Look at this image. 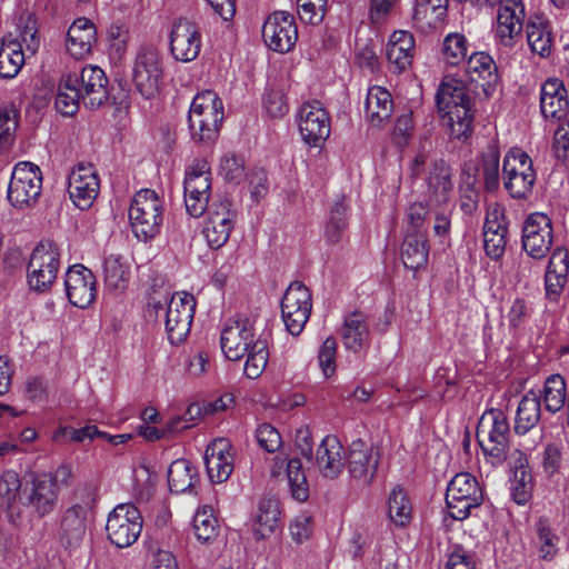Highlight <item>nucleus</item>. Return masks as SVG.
I'll list each match as a JSON object with an SVG mask.
<instances>
[{
  "mask_svg": "<svg viewBox=\"0 0 569 569\" xmlns=\"http://www.w3.org/2000/svg\"><path fill=\"white\" fill-rule=\"evenodd\" d=\"M527 40L532 52L548 57L553 44L551 26L542 16H536L527 22Z\"/></svg>",
  "mask_w": 569,
  "mask_h": 569,
  "instance_id": "c9c22d12",
  "label": "nucleus"
},
{
  "mask_svg": "<svg viewBox=\"0 0 569 569\" xmlns=\"http://www.w3.org/2000/svg\"><path fill=\"white\" fill-rule=\"evenodd\" d=\"M209 199L210 194L200 196L184 192V204L187 212L193 218L201 217L206 211L209 212Z\"/></svg>",
  "mask_w": 569,
  "mask_h": 569,
  "instance_id": "338daca9",
  "label": "nucleus"
},
{
  "mask_svg": "<svg viewBox=\"0 0 569 569\" xmlns=\"http://www.w3.org/2000/svg\"><path fill=\"white\" fill-rule=\"evenodd\" d=\"M249 188L251 197L256 201H259L268 193V179L264 170H253L249 174Z\"/></svg>",
  "mask_w": 569,
  "mask_h": 569,
  "instance_id": "774afa93",
  "label": "nucleus"
},
{
  "mask_svg": "<svg viewBox=\"0 0 569 569\" xmlns=\"http://www.w3.org/2000/svg\"><path fill=\"white\" fill-rule=\"evenodd\" d=\"M347 227V206L345 203V197L341 196L339 200L332 204L329 211V218L325 230L327 241L332 244L338 243L342 239Z\"/></svg>",
  "mask_w": 569,
  "mask_h": 569,
  "instance_id": "49530a36",
  "label": "nucleus"
},
{
  "mask_svg": "<svg viewBox=\"0 0 569 569\" xmlns=\"http://www.w3.org/2000/svg\"><path fill=\"white\" fill-rule=\"evenodd\" d=\"M539 395L543 397L546 410L552 413L558 412L566 400L568 401L565 379L560 375L549 376L545 381L542 392Z\"/></svg>",
  "mask_w": 569,
  "mask_h": 569,
  "instance_id": "de8ad7c7",
  "label": "nucleus"
},
{
  "mask_svg": "<svg viewBox=\"0 0 569 569\" xmlns=\"http://www.w3.org/2000/svg\"><path fill=\"white\" fill-rule=\"evenodd\" d=\"M539 553L542 559H552L557 553L558 537L552 532L549 522L540 518L536 522Z\"/></svg>",
  "mask_w": 569,
  "mask_h": 569,
  "instance_id": "5fc2aeb1",
  "label": "nucleus"
},
{
  "mask_svg": "<svg viewBox=\"0 0 569 569\" xmlns=\"http://www.w3.org/2000/svg\"><path fill=\"white\" fill-rule=\"evenodd\" d=\"M445 60L450 66H458L467 56V39L461 33H450L443 40Z\"/></svg>",
  "mask_w": 569,
  "mask_h": 569,
  "instance_id": "6e6d98bb",
  "label": "nucleus"
},
{
  "mask_svg": "<svg viewBox=\"0 0 569 569\" xmlns=\"http://www.w3.org/2000/svg\"><path fill=\"white\" fill-rule=\"evenodd\" d=\"M24 505L39 518L50 515L57 507L59 492L50 478L38 475L33 478L31 487L23 491Z\"/></svg>",
  "mask_w": 569,
  "mask_h": 569,
  "instance_id": "b1692460",
  "label": "nucleus"
},
{
  "mask_svg": "<svg viewBox=\"0 0 569 569\" xmlns=\"http://www.w3.org/2000/svg\"><path fill=\"white\" fill-rule=\"evenodd\" d=\"M263 107L273 118L283 117L288 112V104L282 92L270 90L263 97Z\"/></svg>",
  "mask_w": 569,
  "mask_h": 569,
  "instance_id": "69168bd1",
  "label": "nucleus"
},
{
  "mask_svg": "<svg viewBox=\"0 0 569 569\" xmlns=\"http://www.w3.org/2000/svg\"><path fill=\"white\" fill-rule=\"evenodd\" d=\"M523 6L519 0H508L501 4L497 17V37L500 41L510 47L513 38L522 30Z\"/></svg>",
  "mask_w": 569,
  "mask_h": 569,
  "instance_id": "c85d7f7f",
  "label": "nucleus"
},
{
  "mask_svg": "<svg viewBox=\"0 0 569 569\" xmlns=\"http://www.w3.org/2000/svg\"><path fill=\"white\" fill-rule=\"evenodd\" d=\"M24 64V52L22 44L17 40L2 43L0 47V76L13 78Z\"/></svg>",
  "mask_w": 569,
  "mask_h": 569,
  "instance_id": "c03bdc74",
  "label": "nucleus"
},
{
  "mask_svg": "<svg viewBox=\"0 0 569 569\" xmlns=\"http://www.w3.org/2000/svg\"><path fill=\"white\" fill-rule=\"evenodd\" d=\"M366 118L372 127H382L391 117L393 100L391 93L379 86L369 88L365 102Z\"/></svg>",
  "mask_w": 569,
  "mask_h": 569,
  "instance_id": "473e14b6",
  "label": "nucleus"
},
{
  "mask_svg": "<svg viewBox=\"0 0 569 569\" xmlns=\"http://www.w3.org/2000/svg\"><path fill=\"white\" fill-rule=\"evenodd\" d=\"M466 74L475 96L485 99L491 97L499 83L498 67L486 52L472 53L466 62Z\"/></svg>",
  "mask_w": 569,
  "mask_h": 569,
  "instance_id": "f8f14e48",
  "label": "nucleus"
},
{
  "mask_svg": "<svg viewBox=\"0 0 569 569\" xmlns=\"http://www.w3.org/2000/svg\"><path fill=\"white\" fill-rule=\"evenodd\" d=\"M346 451L337 437L326 436L317 448L316 466L328 479H336L345 467Z\"/></svg>",
  "mask_w": 569,
  "mask_h": 569,
  "instance_id": "cd10ccee",
  "label": "nucleus"
},
{
  "mask_svg": "<svg viewBox=\"0 0 569 569\" xmlns=\"http://www.w3.org/2000/svg\"><path fill=\"white\" fill-rule=\"evenodd\" d=\"M508 220L505 209L498 204L487 211L483 224V248L492 259H500L508 243Z\"/></svg>",
  "mask_w": 569,
  "mask_h": 569,
  "instance_id": "4be33fe9",
  "label": "nucleus"
},
{
  "mask_svg": "<svg viewBox=\"0 0 569 569\" xmlns=\"http://www.w3.org/2000/svg\"><path fill=\"white\" fill-rule=\"evenodd\" d=\"M223 120L222 101L211 90L198 93L190 106L188 123L191 137L198 142H212Z\"/></svg>",
  "mask_w": 569,
  "mask_h": 569,
  "instance_id": "f03ea898",
  "label": "nucleus"
},
{
  "mask_svg": "<svg viewBox=\"0 0 569 569\" xmlns=\"http://www.w3.org/2000/svg\"><path fill=\"white\" fill-rule=\"evenodd\" d=\"M380 461L379 449L361 439L352 441L346 452L345 466L350 477L369 486L377 472Z\"/></svg>",
  "mask_w": 569,
  "mask_h": 569,
  "instance_id": "dca6fc26",
  "label": "nucleus"
},
{
  "mask_svg": "<svg viewBox=\"0 0 569 569\" xmlns=\"http://www.w3.org/2000/svg\"><path fill=\"white\" fill-rule=\"evenodd\" d=\"M297 6L302 21L317 24L325 17L327 0H297Z\"/></svg>",
  "mask_w": 569,
  "mask_h": 569,
  "instance_id": "680f3d73",
  "label": "nucleus"
},
{
  "mask_svg": "<svg viewBox=\"0 0 569 569\" xmlns=\"http://www.w3.org/2000/svg\"><path fill=\"white\" fill-rule=\"evenodd\" d=\"M142 523V516L133 503H120L108 516L107 537L116 547L127 548L139 538Z\"/></svg>",
  "mask_w": 569,
  "mask_h": 569,
  "instance_id": "6e6552de",
  "label": "nucleus"
},
{
  "mask_svg": "<svg viewBox=\"0 0 569 569\" xmlns=\"http://www.w3.org/2000/svg\"><path fill=\"white\" fill-rule=\"evenodd\" d=\"M299 130L306 143L320 147L330 134V119L322 103L312 100L305 103L299 112Z\"/></svg>",
  "mask_w": 569,
  "mask_h": 569,
  "instance_id": "f3484780",
  "label": "nucleus"
},
{
  "mask_svg": "<svg viewBox=\"0 0 569 569\" xmlns=\"http://www.w3.org/2000/svg\"><path fill=\"white\" fill-rule=\"evenodd\" d=\"M312 309L310 290L300 281H293L286 290L281 300V316L287 330L299 336Z\"/></svg>",
  "mask_w": 569,
  "mask_h": 569,
  "instance_id": "1a4fd4ad",
  "label": "nucleus"
},
{
  "mask_svg": "<svg viewBox=\"0 0 569 569\" xmlns=\"http://www.w3.org/2000/svg\"><path fill=\"white\" fill-rule=\"evenodd\" d=\"M287 477L292 497L303 502L309 497V487L300 459L292 458L287 463Z\"/></svg>",
  "mask_w": 569,
  "mask_h": 569,
  "instance_id": "3c124183",
  "label": "nucleus"
},
{
  "mask_svg": "<svg viewBox=\"0 0 569 569\" xmlns=\"http://www.w3.org/2000/svg\"><path fill=\"white\" fill-rule=\"evenodd\" d=\"M42 190V174L39 167L31 162H19L11 174L8 187V200L16 209L33 207Z\"/></svg>",
  "mask_w": 569,
  "mask_h": 569,
  "instance_id": "423d86ee",
  "label": "nucleus"
},
{
  "mask_svg": "<svg viewBox=\"0 0 569 569\" xmlns=\"http://www.w3.org/2000/svg\"><path fill=\"white\" fill-rule=\"evenodd\" d=\"M21 488L19 475L13 470H6L0 477V507L7 509L8 516L11 520L13 517H19V508L17 507V499Z\"/></svg>",
  "mask_w": 569,
  "mask_h": 569,
  "instance_id": "79ce46f5",
  "label": "nucleus"
},
{
  "mask_svg": "<svg viewBox=\"0 0 569 569\" xmlns=\"http://www.w3.org/2000/svg\"><path fill=\"white\" fill-rule=\"evenodd\" d=\"M415 54V38L413 36L403 30L395 31L387 44L386 56L395 72H402L407 70L413 59Z\"/></svg>",
  "mask_w": 569,
  "mask_h": 569,
  "instance_id": "c756f323",
  "label": "nucleus"
},
{
  "mask_svg": "<svg viewBox=\"0 0 569 569\" xmlns=\"http://www.w3.org/2000/svg\"><path fill=\"white\" fill-rule=\"evenodd\" d=\"M477 440L485 456L492 463H502L509 450L510 426L503 411L491 409L486 411L477 426Z\"/></svg>",
  "mask_w": 569,
  "mask_h": 569,
  "instance_id": "7ed1b4c3",
  "label": "nucleus"
},
{
  "mask_svg": "<svg viewBox=\"0 0 569 569\" xmlns=\"http://www.w3.org/2000/svg\"><path fill=\"white\" fill-rule=\"evenodd\" d=\"M183 192L191 194H211V173L207 160L197 159L187 170L183 181Z\"/></svg>",
  "mask_w": 569,
  "mask_h": 569,
  "instance_id": "ea45409f",
  "label": "nucleus"
},
{
  "mask_svg": "<svg viewBox=\"0 0 569 569\" xmlns=\"http://www.w3.org/2000/svg\"><path fill=\"white\" fill-rule=\"evenodd\" d=\"M536 174L530 157L520 149H511L505 156L502 173L503 174Z\"/></svg>",
  "mask_w": 569,
  "mask_h": 569,
  "instance_id": "864d4df0",
  "label": "nucleus"
},
{
  "mask_svg": "<svg viewBox=\"0 0 569 569\" xmlns=\"http://www.w3.org/2000/svg\"><path fill=\"white\" fill-rule=\"evenodd\" d=\"M343 346L353 352L359 351L368 345L370 330L367 317L361 311H353L345 317L342 326Z\"/></svg>",
  "mask_w": 569,
  "mask_h": 569,
  "instance_id": "72a5a7b5",
  "label": "nucleus"
},
{
  "mask_svg": "<svg viewBox=\"0 0 569 569\" xmlns=\"http://www.w3.org/2000/svg\"><path fill=\"white\" fill-rule=\"evenodd\" d=\"M256 341L253 323L249 318L228 321L220 337L222 352L232 361L240 360Z\"/></svg>",
  "mask_w": 569,
  "mask_h": 569,
  "instance_id": "a211bd4d",
  "label": "nucleus"
},
{
  "mask_svg": "<svg viewBox=\"0 0 569 569\" xmlns=\"http://www.w3.org/2000/svg\"><path fill=\"white\" fill-rule=\"evenodd\" d=\"M482 500V490L469 472L457 473L448 483L446 505L449 516L455 520L468 518L471 509L478 508Z\"/></svg>",
  "mask_w": 569,
  "mask_h": 569,
  "instance_id": "39448f33",
  "label": "nucleus"
},
{
  "mask_svg": "<svg viewBox=\"0 0 569 569\" xmlns=\"http://www.w3.org/2000/svg\"><path fill=\"white\" fill-rule=\"evenodd\" d=\"M100 182L92 164L79 163L68 178V192L81 210L89 209L96 200Z\"/></svg>",
  "mask_w": 569,
  "mask_h": 569,
  "instance_id": "6ab92c4d",
  "label": "nucleus"
},
{
  "mask_svg": "<svg viewBox=\"0 0 569 569\" xmlns=\"http://www.w3.org/2000/svg\"><path fill=\"white\" fill-rule=\"evenodd\" d=\"M18 127V110L10 103L0 107V148L10 142L12 132Z\"/></svg>",
  "mask_w": 569,
  "mask_h": 569,
  "instance_id": "052dcab7",
  "label": "nucleus"
},
{
  "mask_svg": "<svg viewBox=\"0 0 569 569\" xmlns=\"http://www.w3.org/2000/svg\"><path fill=\"white\" fill-rule=\"evenodd\" d=\"M388 512L390 520L396 526L403 527L411 520V502L400 486H396L389 495Z\"/></svg>",
  "mask_w": 569,
  "mask_h": 569,
  "instance_id": "09e8293b",
  "label": "nucleus"
},
{
  "mask_svg": "<svg viewBox=\"0 0 569 569\" xmlns=\"http://www.w3.org/2000/svg\"><path fill=\"white\" fill-rule=\"evenodd\" d=\"M553 230L551 219L541 212L528 216L522 227V249L533 259L545 258L551 249Z\"/></svg>",
  "mask_w": 569,
  "mask_h": 569,
  "instance_id": "9b49d317",
  "label": "nucleus"
},
{
  "mask_svg": "<svg viewBox=\"0 0 569 569\" xmlns=\"http://www.w3.org/2000/svg\"><path fill=\"white\" fill-rule=\"evenodd\" d=\"M219 173L228 182L238 184L244 177V160L233 153L221 158Z\"/></svg>",
  "mask_w": 569,
  "mask_h": 569,
  "instance_id": "13d9d810",
  "label": "nucleus"
},
{
  "mask_svg": "<svg viewBox=\"0 0 569 569\" xmlns=\"http://www.w3.org/2000/svg\"><path fill=\"white\" fill-rule=\"evenodd\" d=\"M483 184L488 192H493L499 187V152L491 149L483 154Z\"/></svg>",
  "mask_w": 569,
  "mask_h": 569,
  "instance_id": "bf43d9fd",
  "label": "nucleus"
},
{
  "mask_svg": "<svg viewBox=\"0 0 569 569\" xmlns=\"http://www.w3.org/2000/svg\"><path fill=\"white\" fill-rule=\"evenodd\" d=\"M161 80L159 52L153 48L141 49L133 67V82L137 91L146 99L154 98L160 91Z\"/></svg>",
  "mask_w": 569,
  "mask_h": 569,
  "instance_id": "ddd939ff",
  "label": "nucleus"
},
{
  "mask_svg": "<svg viewBox=\"0 0 569 569\" xmlns=\"http://www.w3.org/2000/svg\"><path fill=\"white\" fill-rule=\"evenodd\" d=\"M435 99L437 111L450 129V136L467 139L472 132L473 111L466 90L458 81L442 82Z\"/></svg>",
  "mask_w": 569,
  "mask_h": 569,
  "instance_id": "f257e3e1",
  "label": "nucleus"
},
{
  "mask_svg": "<svg viewBox=\"0 0 569 569\" xmlns=\"http://www.w3.org/2000/svg\"><path fill=\"white\" fill-rule=\"evenodd\" d=\"M197 477L193 465L187 459H177L171 462L168 470V485L173 493H183L194 485Z\"/></svg>",
  "mask_w": 569,
  "mask_h": 569,
  "instance_id": "a19ab883",
  "label": "nucleus"
},
{
  "mask_svg": "<svg viewBox=\"0 0 569 569\" xmlns=\"http://www.w3.org/2000/svg\"><path fill=\"white\" fill-rule=\"evenodd\" d=\"M132 232L141 241L153 239L162 224V204L154 190L138 191L129 209Z\"/></svg>",
  "mask_w": 569,
  "mask_h": 569,
  "instance_id": "20e7f679",
  "label": "nucleus"
},
{
  "mask_svg": "<svg viewBox=\"0 0 569 569\" xmlns=\"http://www.w3.org/2000/svg\"><path fill=\"white\" fill-rule=\"evenodd\" d=\"M87 531V511L84 507L76 503L67 508L61 515L59 526V540L67 549L78 548Z\"/></svg>",
  "mask_w": 569,
  "mask_h": 569,
  "instance_id": "a878e982",
  "label": "nucleus"
},
{
  "mask_svg": "<svg viewBox=\"0 0 569 569\" xmlns=\"http://www.w3.org/2000/svg\"><path fill=\"white\" fill-rule=\"evenodd\" d=\"M204 463L212 482L227 481L233 471V456L229 440L219 438L211 442L204 452Z\"/></svg>",
  "mask_w": 569,
  "mask_h": 569,
  "instance_id": "393cba45",
  "label": "nucleus"
},
{
  "mask_svg": "<svg viewBox=\"0 0 569 569\" xmlns=\"http://www.w3.org/2000/svg\"><path fill=\"white\" fill-rule=\"evenodd\" d=\"M541 418L540 395L528 391L520 400L515 419V431L525 435L535 428Z\"/></svg>",
  "mask_w": 569,
  "mask_h": 569,
  "instance_id": "e433bc0d",
  "label": "nucleus"
},
{
  "mask_svg": "<svg viewBox=\"0 0 569 569\" xmlns=\"http://www.w3.org/2000/svg\"><path fill=\"white\" fill-rule=\"evenodd\" d=\"M336 351L337 341L335 338H327L318 353L320 368L326 377H330L336 371Z\"/></svg>",
  "mask_w": 569,
  "mask_h": 569,
  "instance_id": "e2e57ef3",
  "label": "nucleus"
},
{
  "mask_svg": "<svg viewBox=\"0 0 569 569\" xmlns=\"http://www.w3.org/2000/svg\"><path fill=\"white\" fill-rule=\"evenodd\" d=\"M426 182L427 192L432 201L447 202L453 188L450 166L443 159L433 161L429 167Z\"/></svg>",
  "mask_w": 569,
  "mask_h": 569,
  "instance_id": "7c9ffc66",
  "label": "nucleus"
},
{
  "mask_svg": "<svg viewBox=\"0 0 569 569\" xmlns=\"http://www.w3.org/2000/svg\"><path fill=\"white\" fill-rule=\"evenodd\" d=\"M67 297L73 306L84 309L96 299V278L92 271L82 264H74L66 272Z\"/></svg>",
  "mask_w": 569,
  "mask_h": 569,
  "instance_id": "412c9836",
  "label": "nucleus"
},
{
  "mask_svg": "<svg viewBox=\"0 0 569 569\" xmlns=\"http://www.w3.org/2000/svg\"><path fill=\"white\" fill-rule=\"evenodd\" d=\"M201 36L197 26L186 18H179L172 23L170 32V51L178 61L190 62L200 52Z\"/></svg>",
  "mask_w": 569,
  "mask_h": 569,
  "instance_id": "aec40b11",
  "label": "nucleus"
},
{
  "mask_svg": "<svg viewBox=\"0 0 569 569\" xmlns=\"http://www.w3.org/2000/svg\"><path fill=\"white\" fill-rule=\"evenodd\" d=\"M535 181L536 174H503L505 188L513 199H522L531 193Z\"/></svg>",
  "mask_w": 569,
  "mask_h": 569,
  "instance_id": "4d7b16f0",
  "label": "nucleus"
},
{
  "mask_svg": "<svg viewBox=\"0 0 569 569\" xmlns=\"http://www.w3.org/2000/svg\"><path fill=\"white\" fill-rule=\"evenodd\" d=\"M237 213L228 198L213 200L203 233L208 244L213 249L221 248L229 239L234 227Z\"/></svg>",
  "mask_w": 569,
  "mask_h": 569,
  "instance_id": "4468645a",
  "label": "nucleus"
},
{
  "mask_svg": "<svg viewBox=\"0 0 569 569\" xmlns=\"http://www.w3.org/2000/svg\"><path fill=\"white\" fill-rule=\"evenodd\" d=\"M510 490L513 501L520 506L526 505L531 498L532 476L522 453L519 455V465L515 468V478L511 481Z\"/></svg>",
  "mask_w": 569,
  "mask_h": 569,
  "instance_id": "37998d69",
  "label": "nucleus"
},
{
  "mask_svg": "<svg viewBox=\"0 0 569 569\" xmlns=\"http://www.w3.org/2000/svg\"><path fill=\"white\" fill-rule=\"evenodd\" d=\"M96 40L94 24L87 18H78L68 30L67 50L76 59H82L91 51Z\"/></svg>",
  "mask_w": 569,
  "mask_h": 569,
  "instance_id": "2f4dec72",
  "label": "nucleus"
},
{
  "mask_svg": "<svg viewBox=\"0 0 569 569\" xmlns=\"http://www.w3.org/2000/svg\"><path fill=\"white\" fill-rule=\"evenodd\" d=\"M81 100L86 108L94 110L107 102L109 98L108 78L97 66L82 68L78 76Z\"/></svg>",
  "mask_w": 569,
  "mask_h": 569,
  "instance_id": "5701e85b",
  "label": "nucleus"
},
{
  "mask_svg": "<svg viewBox=\"0 0 569 569\" xmlns=\"http://www.w3.org/2000/svg\"><path fill=\"white\" fill-rule=\"evenodd\" d=\"M259 446L267 452H276L281 446V437L278 430L269 423H262L256 431Z\"/></svg>",
  "mask_w": 569,
  "mask_h": 569,
  "instance_id": "0e129e2a",
  "label": "nucleus"
},
{
  "mask_svg": "<svg viewBox=\"0 0 569 569\" xmlns=\"http://www.w3.org/2000/svg\"><path fill=\"white\" fill-rule=\"evenodd\" d=\"M60 266L58 246L42 240L33 249L28 263V283L37 292H46L57 278Z\"/></svg>",
  "mask_w": 569,
  "mask_h": 569,
  "instance_id": "0eeeda50",
  "label": "nucleus"
},
{
  "mask_svg": "<svg viewBox=\"0 0 569 569\" xmlns=\"http://www.w3.org/2000/svg\"><path fill=\"white\" fill-rule=\"evenodd\" d=\"M81 100L79 80L77 74L62 78L56 94L54 107L64 117L73 116L79 109Z\"/></svg>",
  "mask_w": 569,
  "mask_h": 569,
  "instance_id": "4c0bfd02",
  "label": "nucleus"
},
{
  "mask_svg": "<svg viewBox=\"0 0 569 569\" xmlns=\"http://www.w3.org/2000/svg\"><path fill=\"white\" fill-rule=\"evenodd\" d=\"M280 509L274 499H262L253 523V536L257 540L264 539L279 527Z\"/></svg>",
  "mask_w": 569,
  "mask_h": 569,
  "instance_id": "58836bf2",
  "label": "nucleus"
},
{
  "mask_svg": "<svg viewBox=\"0 0 569 569\" xmlns=\"http://www.w3.org/2000/svg\"><path fill=\"white\" fill-rule=\"evenodd\" d=\"M192 526L197 539L203 543L211 542L218 537V520L210 509L198 510L193 516Z\"/></svg>",
  "mask_w": 569,
  "mask_h": 569,
  "instance_id": "603ef678",
  "label": "nucleus"
},
{
  "mask_svg": "<svg viewBox=\"0 0 569 569\" xmlns=\"http://www.w3.org/2000/svg\"><path fill=\"white\" fill-rule=\"evenodd\" d=\"M104 282L109 290L122 291L127 288L130 277L129 267L120 256L110 254L103 263Z\"/></svg>",
  "mask_w": 569,
  "mask_h": 569,
  "instance_id": "a18cd8bd",
  "label": "nucleus"
},
{
  "mask_svg": "<svg viewBox=\"0 0 569 569\" xmlns=\"http://www.w3.org/2000/svg\"><path fill=\"white\" fill-rule=\"evenodd\" d=\"M262 38L269 49L284 53L298 40V29L292 14L277 11L270 14L262 27Z\"/></svg>",
  "mask_w": 569,
  "mask_h": 569,
  "instance_id": "2eb2a0df",
  "label": "nucleus"
},
{
  "mask_svg": "<svg viewBox=\"0 0 569 569\" xmlns=\"http://www.w3.org/2000/svg\"><path fill=\"white\" fill-rule=\"evenodd\" d=\"M428 258L429 246L426 233L407 230L401 248V259L405 267L417 271L427 264Z\"/></svg>",
  "mask_w": 569,
  "mask_h": 569,
  "instance_id": "f704fd0d",
  "label": "nucleus"
},
{
  "mask_svg": "<svg viewBox=\"0 0 569 569\" xmlns=\"http://www.w3.org/2000/svg\"><path fill=\"white\" fill-rule=\"evenodd\" d=\"M196 309V299L190 293L173 295L166 313L164 326L168 339L172 345L183 342L190 332Z\"/></svg>",
  "mask_w": 569,
  "mask_h": 569,
  "instance_id": "9d476101",
  "label": "nucleus"
},
{
  "mask_svg": "<svg viewBox=\"0 0 569 569\" xmlns=\"http://www.w3.org/2000/svg\"><path fill=\"white\" fill-rule=\"evenodd\" d=\"M569 100L563 82L557 78L548 79L540 91V110L546 119L561 120L567 117Z\"/></svg>",
  "mask_w": 569,
  "mask_h": 569,
  "instance_id": "bb28decb",
  "label": "nucleus"
},
{
  "mask_svg": "<svg viewBox=\"0 0 569 569\" xmlns=\"http://www.w3.org/2000/svg\"><path fill=\"white\" fill-rule=\"evenodd\" d=\"M246 355H248V358L244 363V375L250 379L259 378L264 371L269 359L267 341L257 338L256 343Z\"/></svg>",
  "mask_w": 569,
  "mask_h": 569,
  "instance_id": "8fccbe9b",
  "label": "nucleus"
}]
</instances>
